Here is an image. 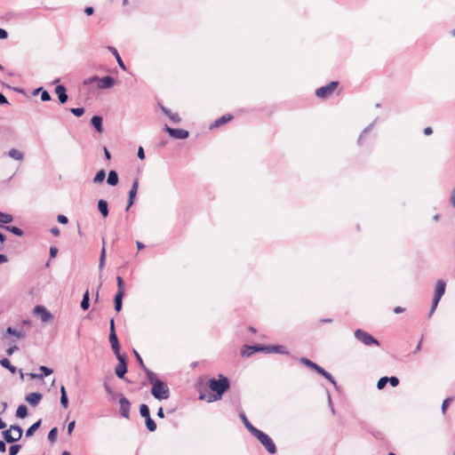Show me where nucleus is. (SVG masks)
Masks as SVG:
<instances>
[{
	"label": "nucleus",
	"instance_id": "1",
	"mask_svg": "<svg viewBox=\"0 0 455 455\" xmlns=\"http://www.w3.org/2000/svg\"><path fill=\"white\" fill-rule=\"evenodd\" d=\"M148 382L151 384V394L157 400H165L170 397V388L168 385L160 380L157 375L148 368H145Z\"/></svg>",
	"mask_w": 455,
	"mask_h": 455
},
{
	"label": "nucleus",
	"instance_id": "2",
	"mask_svg": "<svg viewBox=\"0 0 455 455\" xmlns=\"http://www.w3.org/2000/svg\"><path fill=\"white\" fill-rule=\"evenodd\" d=\"M229 380L227 377L220 375L219 379H211L209 380V387L212 391L215 392L216 395L210 398L208 402L216 401L221 398L222 395L229 388Z\"/></svg>",
	"mask_w": 455,
	"mask_h": 455
},
{
	"label": "nucleus",
	"instance_id": "3",
	"mask_svg": "<svg viewBox=\"0 0 455 455\" xmlns=\"http://www.w3.org/2000/svg\"><path fill=\"white\" fill-rule=\"evenodd\" d=\"M23 430L18 425H11L10 428L2 432L4 441L8 443H13L22 437Z\"/></svg>",
	"mask_w": 455,
	"mask_h": 455
},
{
	"label": "nucleus",
	"instance_id": "4",
	"mask_svg": "<svg viewBox=\"0 0 455 455\" xmlns=\"http://www.w3.org/2000/svg\"><path fill=\"white\" fill-rule=\"evenodd\" d=\"M252 435L259 440V442L265 447L268 453L274 454L276 452L275 444L266 433L258 429Z\"/></svg>",
	"mask_w": 455,
	"mask_h": 455
},
{
	"label": "nucleus",
	"instance_id": "5",
	"mask_svg": "<svg viewBox=\"0 0 455 455\" xmlns=\"http://www.w3.org/2000/svg\"><path fill=\"white\" fill-rule=\"evenodd\" d=\"M445 287H446V283L443 280L440 279L437 281L436 286H435V296H434L433 302H432V307H431V309L429 312V317L433 315V313L436 309L437 305H438L442 296L445 292Z\"/></svg>",
	"mask_w": 455,
	"mask_h": 455
},
{
	"label": "nucleus",
	"instance_id": "6",
	"mask_svg": "<svg viewBox=\"0 0 455 455\" xmlns=\"http://www.w3.org/2000/svg\"><path fill=\"white\" fill-rule=\"evenodd\" d=\"M355 337L365 346H379V340H377L372 335L363 330L357 329L355 331Z\"/></svg>",
	"mask_w": 455,
	"mask_h": 455
},
{
	"label": "nucleus",
	"instance_id": "7",
	"mask_svg": "<svg viewBox=\"0 0 455 455\" xmlns=\"http://www.w3.org/2000/svg\"><path fill=\"white\" fill-rule=\"evenodd\" d=\"M338 84H339L338 82L332 81V82L329 83L328 84L318 88L315 91V95L321 99H327L333 93V92L337 88Z\"/></svg>",
	"mask_w": 455,
	"mask_h": 455
},
{
	"label": "nucleus",
	"instance_id": "8",
	"mask_svg": "<svg viewBox=\"0 0 455 455\" xmlns=\"http://www.w3.org/2000/svg\"><path fill=\"white\" fill-rule=\"evenodd\" d=\"M118 360V363L115 369L116 375L119 379H124L125 373L127 372V362L125 355L116 356Z\"/></svg>",
	"mask_w": 455,
	"mask_h": 455
},
{
	"label": "nucleus",
	"instance_id": "9",
	"mask_svg": "<svg viewBox=\"0 0 455 455\" xmlns=\"http://www.w3.org/2000/svg\"><path fill=\"white\" fill-rule=\"evenodd\" d=\"M164 130L169 133V135L174 139L184 140L189 135L188 132L184 129H174L171 128L167 124L164 125Z\"/></svg>",
	"mask_w": 455,
	"mask_h": 455
},
{
	"label": "nucleus",
	"instance_id": "10",
	"mask_svg": "<svg viewBox=\"0 0 455 455\" xmlns=\"http://www.w3.org/2000/svg\"><path fill=\"white\" fill-rule=\"evenodd\" d=\"M119 404H120V414L125 418H130V409H131V403L129 400L123 395H120L119 398Z\"/></svg>",
	"mask_w": 455,
	"mask_h": 455
},
{
	"label": "nucleus",
	"instance_id": "11",
	"mask_svg": "<svg viewBox=\"0 0 455 455\" xmlns=\"http://www.w3.org/2000/svg\"><path fill=\"white\" fill-rule=\"evenodd\" d=\"M34 313L40 316L43 323H47L52 318V315L41 305L35 307Z\"/></svg>",
	"mask_w": 455,
	"mask_h": 455
},
{
	"label": "nucleus",
	"instance_id": "12",
	"mask_svg": "<svg viewBox=\"0 0 455 455\" xmlns=\"http://www.w3.org/2000/svg\"><path fill=\"white\" fill-rule=\"evenodd\" d=\"M116 84L115 79L112 76H107L104 77H99L97 86L99 89H109Z\"/></svg>",
	"mask_w": 455,
	"mask_h": 455
},
{
	"label": "nucleus",
	"instance_id": "13",
	"mask_svg": "<svg viewBox=\"0 0 455 455\" xmlns=\"http://www.w3.org/2000/svg\"><path fill=\"white\" fill-rule=\"evenodd\" d=\"M246 350L242 351V355L250 356L255 352L263 351L267 353V346L262 345H253V346H246Z\"/></svg>",
	"mask_w": 455,
	"mask_h": 455
},
{
	"label": "nucleus",
	"instance_id": "14",
	"mask_svg": "<svg viewBox=\"0 0 455 455\" xmlns=\"http://www.w3.org/2000/svg\"><path fill=\"white\" fill-rule=\"evenodd\" d=\"M138 187H139V181L138 180L136 179L132 185V188L129 191V198H128V204H127V206H126V211H128L130 209V207L134 203V199L136 197V195H137V191H138Z\"/></svg>",
	"mask_w": 455,
	"mask_h": 455
},
{
	"label": "nucleus",
	"instance_id": "15",
	"mask_svg": "<svg viewBox=\"0 0 455 455\" xmlns=\"http://www.w3.org/2000/svg\"><path fill=\"white\" fill-rule=\"evenodd\" d=\"M109 342L111 344V347L116 356L122 355V354L120 353V344L116 331H113V333H109Z\"/></svg>",
	"mask_w": 455,
	"mask_h": 455
},
{
	"label": "nucleus",
	"instance_id": "16",
	"mask_svg": "<svg viewBox=\"0 0 455 455\" xmlns=\"http://www.w3.org/2000/svg\"><path fill=\"white\" fill-rule=\"evenodd\" d=\"M55 92L58 95L60 103L64 104L68 101V96L67 94L66 87L62 84H58L55 87Z\"/></svg>",
	"mask_w": 455,
	"mask_h": 455
},
{
	"label": "nucleus",
	"instance_id": "17",
	"mask_svg": "<svg viewBox=\"0 0 455 455\" xmlns=\"http://www.w3.org/2000/svg\"><path fill=\"white\" fill-rule=\"evenodd\" d=\"M43 395L40 393L34 392L26 395L25 400L32 406H36L41 401Z\"/></svg>",
	"mask_w": 455,
	"mask_h": 455
},
{
	"label": "nucleus",
	"instance_id": "18",
	"mask_svg": "<svg viewBox=\"0 0 455 455\" xmlns=\"http://www.w3.org/2000/svg\"><path fill=\"white\" fill-rule=\"evenodd\" d=\"M267 353L289 354L287 348L282 345L267 346Z\"/></svg>",
	"mask_w": 455,
	"mask_h": 455
},
{
	"label": "nucleus",
	"instance_id": "19",
	"mask_svg": "<svg viewBox=\"0 0 455 455\" xmlns=\"http://www.w3.org/2000/svg\"><path fill=\"white\" fill-rule=\"evenodd\" d=\"M232 119H233L232 115H229V114L224 115L221 117L216 119L214 121V123L212 124H211L210 128L213 129V128L219 127V126L229 122Z\"/></svg>",
	"mask_w": 455,
	"mask_h": 455
},
{
	"label": "nucleus",
	"instance_id": "20",
	"mask_svg": "<svg viewBox=\"0 0 455 455\" xmlns=\"http://www.w3.org/2000/svg\"><path fill=\"white\" fill-rule=\"evenodd\" d=\"M124 296V291H117L115 296L114 304H115V310L116 312H119L122 309Z\"/></svg>",
	"mask_w": 455,
	"mask_h": 455
},
{
	"label": "nucleus",
	"instance_id": "21",
	"mask_svg": "<svg viewBox=\"0 0 455 455\" xmlns=\"http://www.w3.org/2000/svg\"><path fill=\"white\" fill-rule=\"evenodd\" d=\"M98 210L101 213L103 218L108 217V202L104 199H100L98 201Z\"/></svg>",
	"mask_w": 455,
	"mask_h": 455
},
{
	"label": "nucleus",
	"instance_id": "22",
	"mask_svg": "<svg viewBox=\"0 0 455 455\" xmlns=\"http://www.w3.org/2000/svg\"><path fill=\"white\" fill-rule=\"evenodd\" d=\"M240 418L244 425V427H246V429L251 434L253 435L257 430L258 428L255 427L254 426H252L251 424V422L248 420L247 417L245 416L244 412H241L240 413Z\"/></svg>",
	"mask_w": 455,
	"mask_h": 455
},
{
	"label": "nucleus",
	"instance_id": "23",
	"mask_svg": "<svg viewBox=\"0 0 455 455\" xmlns=\"http://www.w3.org/2000/svg\"><path fill=\"white\" fill-rule=\"evenodd\" d=\"M108 51L115 56L117 63H118V66L123 69V70H126V66L124 65L122 58L120 57L117 50L113 47V46H108Z\"/></svg>",
	"mask_w": 455,
	"mask_h": 455
},
{
	"label": "nucleus",
	"instance_id": "24",
	"mask_svg": "<svg viewBox=\"0 0 455 455\" xmlns=\"http://www.w3.org/2000/svg\"><path fill=\"white\" fill-rule=\"evenodd\" d=\"M102 117L100 116H93L91 119L92 125L97 132H102Z\"/></svg>",
	"mask_w": 455,
	"mask_h": 455
},
{
	"label": "nucleus",
	"instance_id": "25",
	"mask_svg": "<svg viewBox=\"0 0 455 455\" xmlns=\"http://www.w3.org/2000/svg\"><path fill=\"white\" fill-rule=\"evenodd\" d=\"M316 372H318L320 375H322L323 377H324L326 379H328L334 387L335 388H337V383L336 381L334 380L333 377L331 376V374H330L328 371H326L323 368H322L321 366H319L316 370Z\"/></svg>",
	"mask_w": 455,
	"mask_h": 455
},
{
	"label": "nucleus",
	"instance_id": "26",
	"mask_svg": "<svg viewBox=\"0 0 455 455\" xmlns=\"http://www.w3.org/2000/svg\"><path fill=\"white\" fill-rule=\"evenodd\" d=\"M6 154L11 158L18 160V161H22L24 158L23 153L16 148L10 149Z\"/></svg>",
	"mask_w": 455,
	"mask_h": 455
},
{
	"label": "nucleus",
	"instance_id": "27",
	"mask_svg": "<svg viewBox=\"0 0 455 455\" xmlns=\"http://www.w3.org/2000/svg\"><path fill=\"white\" fill-rule=\"evenodd\" d=\"M107 182L108 185L114 187L118 183V174L116 171L112 170L108 172Z\"/></svg>",
	"mask_w": 455,
	"mask_h": 455
},
{
	"label": "nucleus",
	"instance_id": "28",
	"mask_svg": "<svg viewBox=\"0 0 455 455\" xmlns=\"http://www.w3.org/2000/svg\"><path fill=\"white\" fill-rule=\"evenodd\" d=\"M0 365L9 370L12 374L17 372V368L13 366L7 358H2L0 360Z\"/></svg>",
	"mask_w": 455,
	"mask_h": 455
},
{
	"label": "nucleus",
	"instance_id": "29",
	"mask_svg": "<svg viewBox=\"0 0 455 455\" xmlns=\"http://www.w3.org/2000/svg\"><path fill=\"white\" fill-rule=\"evenodd\" d=\"M13 220L12 214L0 212V228L4 224L11 223Z\"/></svg>",
	"mask_w": 455,
	"mask_h": 455
},
{
	"label": "nucleus",
	"instance_id": "30",
	"mask_svg": "<svg viewBox=\"0 0 455 455\" xmlns=\"http://www.w3.org/2000/svg\"><path fill=\"white\" fill-rule=\"evenodd\" d=\"M41 423H42V420L39 419L37 420L36 422H35L34 424H32L26 431V436L27 437H31L35 432L41 426Z\"/></svg>",
	"mask_w": 455,
	"mask_h": 455
},
{
	"label": "nucleus",
	"instance_id": "31",
	"mask_svg": "<svg viewBox=\"0 0 455 455\" xmlns=\"http://www.w3.org/2000/svg\"><path fill=\"white\" fill-rule=\"evenodd\" d=\"M6 333L10 334V335H12V336L16 337L19 339H24L26 337L25 332L20 331H17V330L13 329L12 327H8L6 329Z\"/></svg>",
	"mask_w": 455,
	"mask_h": 455
},
{
	"label": "nucleus",
	"instance_id": "32",
	"mask_svg": "<svg viewBox=\"0 0 455 455\" xmlns=\"http://www.w3.org/2000/svg\"><path fill=\"white\" fill-rule=\"evenodd\" d=\"M60 404L65 409L68 406V398L64 386L60 387Z\"/></svg>",
	"mask_w": 455,
	"mask_h": 455
},
{
	"label": "nucleus",
	"instance_id": "33",
	"mask_svg": "<svg viewBox=\"0 0 455 455\" xmlns=\"http://www.w3.org/2000/svg\"><path fill=\"white\" fill-rule=\"evenodd\" d=\"M90 307V293L89 291H86L81 301V307L83 310H87Z\"/></svg>",
	"mask_w": 455,
	"mask_h": 455
},
{
	"label": "nucleus",
	"instance_id": "34",
	"mask_svg": "<svg viewBox=\"0 0 455 455\" xmlns=\"http://www.w3.org/2000/svg\"><path fill=\"white\" fill-rule=\"evenodd\" d=\"M28 416V409L26 405H19L16 411V417L19 419H25Z\"/></svg>",
	"mask_w": 455,
	"mask_h": 455
},
{
	"label": "nucleus",
	"instance_id": "35",
	"mask_svg": "<svg viewBox=\"0 0 455 455\" xmlns=\"http://www.w3.org/2000/svg\"><path fill=\"white\" fill-rule=\"evenodd\" d=\"M299 362H300L302 364H304V365H306V366L309 367L310 369L315 370V371H316L317 368L319 367V365H318V364H316L315 363L312 362L311 360H309V359H307V358H306V357H301V358L299 359Z\"/></svg>",
	"mask_w": 455,
	"mask_h": 455
},
{
	"label": "nucleus",
	"instance_id": "36",
	"mask_svg": "<svg viewBox=\"0 0 455 455\" xmlns=\"http://www.w3.org/2000/svg\"><path fill=\"white\" fill-rule=\"evenodd\" d=\"M103 247L101 249L100 257V262H99V268L101 270L105 265V259H106V249H105V239H102Z\"/></svg>",
	"mask_w": 455,
	"mask_h": 455
},
{
	"label": "nucleus",
	"instance_id": "37",
	"mask_svg": "<svg viewBox=\"0 0 455 455\" xmlns=\"http://www.w3.org/2000/svg\"><path fill=\"white\" fill-rule=\"evenodd\" d=\"M140 413L142 418L147 419L150 417V411L147 404L142 403L140 406Z\"/></svg>",
	"mask_w": 455,
	"mask_h": 455
},
{
	"label": "nucleus",
	"instance_id": "38",
	"mask_svg": "<svg viewBox=\"0 0 455 455\" xmlns=\"http://www.w3.org/2000/svg\"><path fill=\"white\" fill-rule=\"evenodd\" d=\"M145 421H146V427L149 432L156 431V424L154 421V419L151 418V416L149 418L145 419Z\"/></svg>",
	"mask_w": 455,
	"mask_h": 455
},
{
	"label": "nucleus",
	"instance_id": "39",
	"mask_svg": "<svg viewBox=\"0 0 455 455\" xmlns=\"http://www.w3.org/2000/svg\"><path fill=\"white\" fill-rule=\"evenodd\" d=\"M106 178V172L104 170H100L95 177L93 178V182L94 183H100L102 182Z\"/></svg>",
	"mask_w": 455,
	"mask_h": 455
},
{
	"label": "nucleus",
	"instance_id": "40",
	"mask_svg": "<svg viewBox=\"0 0 455 455\" xmlns=\"http://www.w3.org/2000/svg\"><path fill=\"white\" fill-rule=\"evenodd\" d=\"M4 228L15 235L21 236L23 235V231L18 227L6 226Z\"/></svg>",
	"mask_w": 455,
	"mask_h": 455
},
{
	"label": "nucleus",
	"instance_id": "41",
	"mask_svg": "<svg viewBox=\"0 0 455 455\" xmlns=\"http://www.w3.org/2000/svg\"><path fill=\"white\" fill-rule=\"evenodd\" d=\"M378 121V118H376L370 125H368L361 133L359 139H358V143L361 142L363 137L364 134L368 133L370 131L372 130L373 126L375 125V124L377 123Z\"/></svg>",
	"mask_w": 455,
	"mask_h": 455
},
{
	"label": "nucleus",
	"instance_id": "42",
	"mask_svg": "<svg viewBox=\"0 0 455 455\" xmlns=\"http://www.w3.org/2000/svg\"><path fill=\"white\" fill-rule=\"evenodd\" d=\"M57 435H58V429L57 427H53L50 430L49 434H48V440L49 442L51 443H54L57 439Z\"/></svg>",
	"mask_w": 455,
	"mask_h": 455
},
{
	"label": "nucleus",
	"instance_id": "43",
	"mask_svg": "<svg viewBox=\"0 0 455 455\" xmlns=\"http://www.w3.org/2000/svg\"><path fill=\"white\" fill-rule=\"evenodd\" d=\"M70 112L74 116L80 117L84 114V108H70Z\"/></svg>",
	"mask_w": 455,
	"mask_h": 455
},
{
	"label": "nucleus",
	"instance_id": "44",
	"mask_svg": "<svg viewBox=\"0 0 455 455\" xmlns=\"http://www.w3.org/2000/svg\"><path fill=\"white\" fill-rule=\"evenodd\" d=\"M21 448L20 444H12L9 448V455H17Z\"/></svg>",
	"mask_w": 455,
	"mask_h": 455
},
{
	"label": "nucleus",
	"instance_id": "45",
	"mask_svg": "<svg viewBox=\"0 0 455 455\" xmlns=\"http://www.w3.org/2000/svg\"><path fill=\"white\" fill-rule=\"evenodd\" d=\"M387 382H388V381H387V377H382V378H380V379L378 380V382H377V388H378V389H383V388L386 387V385H387Z\"/></svg>",
	"mask_w": 455,
	"mask_h": 455
},
{
	"label": "nucleus",
	"instance_id": "46",
	"mask_svg": "<svg viewBox=\"0 0 455 455\" xmlns=\"http://www.w3.org/2000/svg\"><path fill=\"white\" fill-rule=\"evenodd\" d=\"M39 370L42 372L41 375H43V377L44 376H49V375H51L52 373V370L48 368V367H46V366H40Z\"/></svg>",
	"mask_w": 455,
	"mask_h": 455
},
{
	"label": "nucleus",
	"instance_id": "47",
	"mask_svg": "<svg viewBox=\"0 0 455 455\" xmlns=\"http://www.w3.org/2000/svg\"><path fill=\"white\" fill-rule=\"evenodd\" d=\"M387 381L390 383L392 387H397L399 384V379L395 376L387 377Z\"/></svg>",
	"mask_w": 455,
	"mask_h": 455
},
{
	"label": "nucleus",
	"instance_id": "48",
	"mask_svg": "<svg viewBox=\"0 0 455 455\" xmlns=\"http://www.w3.org/2000/svg\"><path fill=\"white\" fill-rule=\"evenodd\" d=\"M452 401V398L451 397H448L446 398L443 402V404H442V411L443 413H445L448 406L450 405V403H451Z\"/></svg>",
	"mask_w": 455,
	"mask_h": 455
},
{
	"label": "nucleus",
	"instance_id": "49",
	"mask_svg": "<svg viewBox=\"0 0 455 455\" xmlns=\"http://www.w3.org/2000/svg\"><path fill=\"white\" fill-rule=\"evenodd\" d=\"M98 79H99V76H91V77L85 79L83 84H84V85H90L94 82L98 83Z\"/></svg>",
	"mask_w": 455,
	"mask_h": 455
},
{
	"label": "nucleus",
	"instance_id": "50",
	"mask_svg": "<svg viewBox=\"0 0 455 455\" xmlns=\"http://www.w3.org/2000/svg\"><path fill=\"white\" fill-rule=\"evenodd\" d=\"M41 100L42 101H49L51 100V95L50 93L45 91V90H42V93H41Z\"/></svg>",
	"mask_w": 455,
	"mask_h": 455
},
{
	"label": "nucleus",
	"instance_id": "51",
	"mask_svg": "<svg viewBox=\"0 0 455 455\" xmlns=\"http://www.w3.org/2000/svg\"><path fill=\"white\" fill-rule=\"evenodd\" d=\"M169 118L171 119L172 122H173L174 124H179L180 123L181 119L179 116V114L177 113H172Z\"/></svg>",
	"mask_w": 455,
	"mask_h": 455
},
{
	"label": "nucleus",
	"instance_id": "52",
	"mask_svg": "<svg viewBox=\"0 0 455 455\" xmlns=\"http://www.w3.org/2000/svg\"><path fill=\"white\" fill-rule=\"evenodd\" d=\"M133 352H134V355H135V356L137 358L138 363L142 367V369L145 371V368H147V367L145 366L142 358L140 357V355H139V353L136 350H134Z\"/></svg>",
	"mask_w": 455,
	"mask_h": 455
},
{
	"label": "nucleus",
	"instance_id": "53",
	"mask_svg": "<svg viewBox=\"0 0 455 455\" xmlns=\"http://www.w3.org/2000/svg\"><path fill=\"white\" fill-rule=\"evenodd\" d=\"M57 220L60 224H67L68 222V219L65 215H62V214L58 215Z\"/></svg>",
	"mask_w": 455,
	"mask_h": 455
},
{
	"label": "nucleus",
	"instance_id": "54",
	"mask_svg": "<svg viewBox=\"0 0 455 455\" xmlns=\"http://www.w3.org/2000/svg\"><path fill=\"white\" fill-rule=\"evenodd\" d=\"M116 282H117V287H118V291H123V287H124V280L121 276H117L116 277Z\"/></svg>",
	"mask_w": 455,
	"mask_h": 455
},
{
	"label": "nucleus",
	"instance_id": "55",
	"mask_svg": "<svg viewBox=\"0 0 455 455\" xmlns=\"http://www.w3.org/2000/svg\"><path fill=\"white\" fill-rule=\"evenodd\" d=\"M57 253H58V248L55 246H51L50 247V257L55 258Z\"/></svg>",
	"mask_w": 455,
	"mask_h": 455
},
{
	"label": "nucleus",
	"instance_id": "56",
	"mask_svg": "<svg viewBox=\"0 0 455 455\" xmlns=\"http://www.w3.org/2000/svg\"><path fill=\"white\" fill-rule=\"evenodd\" d=\"M137 155L138 157L141 160L145 158V152L142 147H139Z\"/></svg>",
	"mask_w": 455,
	"mask_h": 455
},
{
	"label": "nucleus",
	"instance_id": "57",
	"mask_svg": "<svg viewBox=\"0 0 455 455\" xmlns=\"http://www.w3.org/2000/svg\"><path fill=\"white\" fill-rule=\"evenodd\" d=\"M16 350H18V347L16 345L10 347L6 350V354L8 355H12Z\"/></svg>",
	"mask_w": 455,
	"mask_h": 455
},
{
	"label": "nucleus",
	"instance_id": "58",
	"mask_svg": "<svg viewBox=\"0 0 455 455\" xmlns=\"http://www.w3.org/2000/svg\"><path fill=\"white\" fill-rule=\"evenodd\" d=\"M75 425H76V421H74V420L68 423V435L72 434Z\"/></svg>",
	"mask_w": 455,
	"mask_h": 455
},
{
	"label": "nucleus",
	"instance_id": "59",
	"mask_svg": "<svg viewBox=\"0 0 455 455\" xmlns=\"http://www.w3.org/2000/svg\"><path fill=\"white\" fill-rule=\"evenodd\" d=\"M5 240H6V236L3 233L0 232V251L3 250L4 243L5 242Z\"/></svg>",
	"mask_w": 455,
	"mask_h": 455
},
{
	"label": "nucleus",
	"instance_id": "60",
	"mask_svg": "<svg viewBox=\"0 0 455 455\" xmlns=\"http://www.w3.org/2000/svg\"><path fill=\"white\" fill-rule=\"evenodd\" d=\"M8 36V33L5 29L0 28V39H5Z\"/></svg>",
	"mask_w": 455,
	"mask_h": 455
},
{
	"label": "nucleus",
	"instance_id": "61",
	"mask_svg": "<svg viewBox=\"0 0 455 455\" xmlns=\"http://www.w3.org/2000/svg\"><path fill=\"white\" fill-rule=\"evenodd\" d=\"M161 110H162V111H163V113H164V115H166L168 117L172 114V111H171L169 108H165V107H164V106H161Z\"/></svg>",
	"mask_w": 455,
	"mask_h": 455
},
{
	"label": "nucleus",
	"instance_id": "62",
	"mask_svg": "<svg viewBox=\"0 0 455 455\" xmlns=\"http://www.w3.org/2000/svg\"><path fill=\"white\" fill-rule=\"evenodd\" d=\"M0 104H9L6 97L2 92H0Z\"/></svg>",
	"mask_w": 455,
	"mask_h": 455
},
{
	"label": "nucleus",
	"instance_id": "63",
	"mask_svg": "<svg viewBox=\"0 0 455 455\" xmlns=\"http://www.w3.org/2000/svg\"><path fill=\"white\" fill-rule=\"evenodd\" d=\"M51 233L55 236H59L60 232L57 227H53L51 228Z\"/></svg>",
	"mask_w": 455,
	"mask_h": 455
},
{
	"label": "nucleus",
	"instance_id": "64",
	"mask_svg": "<svg viewBox=\"0 0 455 455\" xmlns=\"http://www.w3.org/2000/svg\"><path fill=\"white\" fill-rule=\"evenodd\" d=\"M84 12L87 14V15H92L93 12H94V10L92 7L91 6H88L84 9Z\"/></svg>",
	"mask_w": 455,
	"mask_h": 455
}]
</instances>
